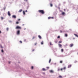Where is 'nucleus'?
Returning a JSON list of instances; mask_svg holds the SVG:
<instances>
[{
  "mask_svg": "<svg viewBox=\"0 0 78 78\" xmlns=\"http://www.w3.org/2000/svg\"><path fill=\"white\" fill-rule=\"evenodd\" d=\"M66 67H63V68H62L61 69H60L59 68H58V71L59 72V71L60 70H61V71H62L63 70H66Z\"/></svg>",
  "mask_w": 78,
  "mask_h": 78,
  "instance_id": "f257e3e1",
  "label": "nucleus"
},
{
  "mask_svg": "<svg viewBox=\"0 0 78 78\" xmlns=\"http://www.w3.org/2000/svg\"><path fill=\"white\" fill-rule=\"evenodd\" d=\"M38 12H40V13H41L42 14H44L45 13V12H44V11L42 10H38Z\"/></svg>",
  "mask_w": 78,
  "mask_h": 78,
  "instance_id": "f03ea898",
  "label": "nucleus"
},
{
  "mask_svg": "<svg viewBox=\"0 0 78 78\" xmlns=\"http://www.w3.org/2000/svg\"><path fill=\"white\" fill-rule=\"evenodd\" d=\"M16 29H19L20 30H21V27L17 26L16 27Z\"/></svg>",
  "mask_w": 78,
  "mask_h": 78,
  "instance_id": "7ed1b4c3",
  "label": "nucleus"
},
{
  "mask_svg": "<svg viewBox=\"0 0 78 78\" xmlns=\"http://www.w3.org/2000/svg\"><path fill=\"white\" fill-rule=\"evenodd\" d=\"M17 34H18V35L20 34V30H18L17 31Z\"/></svg>",
  "mask_w": 78,
  "mask_h": 78,
  "instance_id": "20e7f679",
  "label": "nucleus"
},
{
  "mask_svg": "<svg viewBox=\"0 0 78 78\" xmlns=\"http://www.w3.org/2000/svg\"><path fill=\"white\" fill-rule=\"evenodd\" d=\"M12 17L13 18H14V19H16V15H13L12 16Z\"/></svg>",
  "mask_w": 78,
  "mask_h": 78,
  "instance_id": "39448f33",
  "label": "nucleus"
},
{
  "mask_svg": "<svg viewBox=\"0 0 78 78\" xmlns=\"http://www.w3.org/2000/svg\"><path fill=\"white\" fill-rule=\"evenodd\" d=\"M8 16H11V13H10V12H9V11H8Z\"/></svg>",
  "mask_w": 78,
  "mask_h": 78,
  "instance_id": "423d86ee",
  "label": "nucleus"
},
{
  "mask_svg": "<svg viewBox=\"0 0 78 78\" xmlns=\"http://www.w3.org/2000/svg\"><path fill=\"white\" fill-rule=\"evenodd\" d=\"M70 47H72L73 46V44H71L70 45Z\"/></svg>",
  "mask_w": 78,
  "mask_h": 78,
  "instance_id": "0eeeda50",
  "label": "nucleus"
},
{
  "mask_svg": "<svg viewBox=\"0 0 78 78\" xmlns=\"http://www.w3.org/2000/svg\"><path fill=\"white\" fill-rule=\"evenodd\" d=\"M72 67V65H68V68H70V67Z\"/></svg>",
  "mask_w": 78,
  "mask_h": 78,
  "instance_id": "6e6552de",
  "label": "nucleus"
},
{
  "mask_svg": "<svg viewBox=\"0 0 78 78\" xmlns=\"http://www.w3.org/2000/svg\"><path fill=\"white\" fill-rule=\"evenodd\" d=\"M38 37L39 38V39H42V37H41V36L40 35L38 36Z\"/></svg>",
  "mask_w": 78,
  "mask_h": 78,
  "instance_id": "1a4fd4ad",
  "label": "nucleus"
},
{
  "mask_svg": "<svg viewBox=\"0 0 78 78\" xmlns=\"http://www.w3.org/2000/svg\"><path fill=\"white\" fill-rule=\"evenodd\" d=\"M22 11V9H20L19 10L18 12H21Z\"/></svg>",
  "mask_w": 78,
  "mask_h": 78,
  "instance_id": "9d476101",
  "label": "nucleus"
},
{
  "mask_svg": "<svg viewBox=\"0 0 78 78\" xmlns=\"http://www.w3.org/2000/svg\"><path fill=\"white\" fill-rule=\"evenodd\" d=\"M74 35H75V36H76V37H78V35H77V34H74Z\"/></svg>",
  "mask_w": 78,
  "mask_h": 78,
  "instance_id": "9b49d317",
  "label": "nucleus"
},
{
  "mask_svg": "<svg viewBox=\"0 0 78 78\" xmlns=\"http://www.w3.org/2000/svg\"><path fill=\"white\" fill-rule=\"evenodd\" d=\"M59 47H62V45L61 44H58Z\"/></svg>",
  "mask_w": 78,
  "mask_h": 78,
  "instance_id": "f8f14e48",
  "label": "nucleus"
},
{
  "mask_svg": "<svg viewBox=\"0 0 78 78\" xmlns=\"http://www.w3.org/2000/svg\"><path fill=\"white\" fill-rule=\"evenodd\" d=\"M50 72L51 73H53V71L52 70H50Z\"/></svg>",
  "mask_w": 78,
  "mask_h": 78,
  "instance_id": "ddd939ff",
  "label": "nucleus"
},
{
  "mask_svg": "<svg viewBox=\"0 0 78 78\" xmlns=\"http://www.w3.org/2000/svg\"><path fill=\"white\" fill-rule=\"evenodd\" d=\"M62 15H63V16H64V15H65V12H62Z\"/></svg>",
  "mask_w": 78,
  "mask_h": 78,
  "instance_id": "4468645a",
  "label": "nucleus"
},
{
  "mask_svg": "<svg viewBox=\"0 0 78 78\" xmlns=\"http://www.w3.org/2000/svg\"><path fill=\"white\" fill-rule=\"evenodd\" d=\"M51 18H52V19H53V17H49L48 18V19H51Z\"/></svg>",
  "mask_w": 78,
  "mask_h": 78,
  "instance_id": "2eb2a0df",
  "label": "nucleus"
},
{
  "mask_svg": "<svg viewBox=\"0 0 78 78\" xmlns=\"http://www.w3.org/2000/svg\"><path fill=\"white\" fill-rule=\"evenodd\" d=\"M42 70H43L44 71H45V70H46V69H45L44 68H43Z\"/></svg>",
  "mask_w": 78,
  "mask_h": 78,
  "instance_id": "dca6fc26",
  "label": "nucleus"
},
{
  "mask_svg": "<svg viewBox=\"0 0 78 78\" xmlns=\"http://www.w3.org/2000/svg\"><path fill=\"white\" fill-rule=\"evenodd\" d=\"M50 5L51 7H52L53 6V4H50Z\"/></svg>",
  "mask_w": 78,
  "mask_h": 78,
  "instance_id": "f3484780",
  "label": "nucleus"
},
{
  "mask_svg": "<svg viewBox=\"0 0 78 78\" xmlns=\"http://www.w3.org/2000/svg\"><path fill=\"white\" fill-rule=\"evenodd\" d=\"M60 63H61V64H62V63L63 62V61H60Z\"/></svg>",
  "mask_w": 78,
  "mask_h": 78,
  "instance_id": "a211bd4d",
  "label": "nucleus"
},
{
  "mask_svg": "<svg viewBox=\"0 0 78 78\" xmlns=\"http://www.w3.org/2000/svg\"><path fill=\"white\" fill-rule=\"evenodd\" d=\"M23 14L24 15H25V11H23Z\"/></svg>",
  "mask_w": 78,
  "mask_h": 78,
  "instance_id": "6ab92c4d",
  "label": "nucleus"
},
{
  "mask_svg": "<svg viewBox=\"0 0 78 78\" xmlns=\"http://www.w3.org/2000/svg\"><path fill=\"white\" fill-rule=\"evenodd\" d=\"M61 51L62 52H63V51H64V50H63V49H62L61 50Z\"/></svg>",
  "mask_w": 78,
  "mask_h": 78,
  "instance_id": "aec40b11",
  "label": "nucleus"
},
{
  "mask_svg": "<svg viewBox=\"0 0 78 78\" xmlns=\"http://www.w3.org/2000/svg\"><path fill=\"white\" fill-rule=\"evenodd\" d=\"M51 62V59H50L49 60V63H50Z\"/></svg>",
  "mask_w": 78,
  "mask_h": 78,
  "instance_id": "412c9836",
  "label": "nucleus"
},
{
  "mask_svg": "<svg viewBox=\"0 0 78 78\" xmlns=\"http://www.w3.org/2000/svg\"><path fill=\"white\" fill-rule=\"evenodd\" d=\"M59 77H60V78H62V76H61V75H60L59 76Z\"/></svg>",
  "mask_w": 78,
  "mask_h": 78,
  "instance_id": "4be33fe9",
  "label": "nucleus"
},
{
  "mask_svg": "<svg viewBox=\"0 0 78 78\" xmlns=\"http://www.w3.org/2000/svg\"><path fill=\"white\" fill-rule=\"evenodd\" d=\"M65 36H66V37H67L68 35H67V34H65Z\"/></svg>",
  "mask_w": 78,
  "mask_h": 78,
  "instance_id": "5701e85b",
  "label": "nucleus"
},
{
  "mask_svg": "<svg viewBox=\"0 0 78 78\" xmlns=\"http://www.w3.org/2000/svg\"><path fill=\"white\" fill-rule=\"evenodd\" d=\"M57 38H58V39H59V38H60V36H58V37Z\"/></svg>",
  "mask_w": 78,
  "mask_h": 78,
  "instance_id": "b1692460",
  "label": "nucleus"
},
{
  "mask_svg": "<svg viewBox=\"0 0 78 78\" xmlns=\"http://www.w3.org/2000/svg\"><path fill=\"white\" fill-rule=\"evenodd\" d=\"M2 53H3L4 52V51H3V50L2 49L1 51Z\"/></svg>",
  "mask_w": 78,
  "mask_h": 78,
  "instance_id": "393cba45",
  "label": "nucleus"
},
{
  "mask_svg": "<svg viewBox=\"0 0 78 78\" xmlns=\"http://www.w3.org/2000/svg\"><path fill=\"white\" fill-rule=\"evenodd\" d=\"M20 42L21 43V44H22V41H20Z\"/></svg>",
  "mask_w": 78,
  "mask_h": 78,
  "instance_id": "a878e982",
  "label": "nucleus"
},
{
  "mask_svg": "<svg viewBox=\"0 0 78 78\" xmlns=\"http://www.w3.org/2000/svg\"><path fill=\"white\" fill-rule=\"evenodd\" d=\"M19 22H16V24H19Z\"/></svg>",
  "mask_w": 78,
  "mask_h": 78,
  "instance_id": "bb28decb",
  "label": "nucleus"
},
{
  "mask_svg": "<svg viewBox=\"0 0 78 78\" xmlns=\"http://www.w3.org/2000/svg\"><path fill=\"white\" fill-rule=\"evenodd\" d=\"M41 44H42V45L44 44V43H43V42H41Z\"/></svg>",
  "mask_w": 78,
  "mask_h": 78,
  "instance_id": "cd10ccee",
  "label": "nucleus"
},
{
  "mask_svg": "<svg viewBox=\"0 0 78 78\" xmlns=\"http://www.w3.org/2000/svg\"><path fill=\"white\" fill-rule=\"evenodd\" d=\"M50 45H52V44H51V43L50 42Z\"/></svg>",
  "mask_w": 78,
  "mask_h": 78,
  "instance_id": "c85d7f7f",
  "label": "nucleus"
},
{
  "mask_svg": "<svg viewBox=\"0 0 78 78\" xmlns=\"http://www.w3.org/2000/svg\"><path fill=\"white\" fill-rule=\"evenodd\" d=\"M8 31V30H9V28H7L6 29Z\"/></svg>",
  "mask_w": 78,
  "mask_h": 78,
  "instance_id": "c756f323",
  "label": "nucleus"
},
{
  "mask_svg": "<svg viewBox=\"0 0 78 78\" xmlns=\"http://www.w3.org/2000/svg\"><path fill=\"white\" fill-rule=\"evenodd\" d=\"M61 42H62V41H59L58 42L59 43H61Z\"/></svg>",
  "mask_w": 78,
  "mask_h": 78,
  "instance_id": "7c9ffc66",
  "label": "nucleus"
},
{
  "mask_svg": "<svg viewBox=\"0 0 78 78\" xmlns=\"http://www.w3.org/2000/svg\"><path fill=\"white\" fill-rule=\"evenodd\" d=\"M33 68H34L33 66H32L31 67V69H33Z\"/></svg>",
  "mask_w": 78,
  "mask_h": 78,
  "instance_id": "2f4dec72",
  "label": "nucleus"
},
{
  "mask_svg": "<svg viewBox=\"0 0 78 78\" xmlns=\"http://www.w3.org/2000/svg\"><path fill=\"white\" fill-rule=\"evenodd\" d=\"M1 48H3V47H2V46L1 45Z\"/></svg>",
  "mask_w": 78,
  "mask_h": 78,
  "instance_id": "473e14b6",
  "label": "nucleus"
},
{
  "mask_svg": "<svg viewBox=\"0 0 78 78\" xmlns=\"http://www.w3.org/2000/svg\"><path fill=\"white\" fill-rule=\"evenodd\" d=\"M37 43H35V44H34V45H37Z\"/></svg>",
  "mask_w": 78,
  "mask_h": 78,
  "instance_id": "72a5a7b5",
  "label": "nucleus"
},
{
  "mask_svg": "<svg viewBox=\"0 0 78 78\" xmlns=\"http://www.w3.org/2000/svg\"><path fill=\"white\" fill-rule=\"evenodd\" d=\"M34 38H35V37H33L32 39H34Z\"/></svg>",
  "mask_w": 78,
  "mask_h": 78,
  "instance_id": "f704fd0d",
  "label": "nucleus"
},
{
  "mask_svg": "<svg viewBox=\"0 0 78 78\" xmlns=\"http://www.w3.org/2000/svg\"><path fill=\"white\" fill-rule=\"evenodd\" d=\"M1 19L3 20V17H1Z\"/></svg>",
  "mask_w": 78,
  "mask_h": 78,
  "instance_id": "c9c22d12",
  "label": "nucleus"
},
{
  "mask_svg": "<svg viewBox=\"0 0 78 78\" xmlns=\"http://www.w3.org/2000/svg\"><path fill=\"white\" fill-rule=\"evenodd\" d=\"M55 43H57V41H55Z\"/></svg>",
  "mask_w": 78,
  "mask_h": 78,
  "instance_id": "e433bc0d",
  "label": "nucleus"
},
{
  "mask_svg": "<svg viewBox=\"0 0 78 78\" xmlns=\"http://www.w3.org/2000/svg\"><path fill=\"white\" fill-rule=\"evenodd\" d=\"M46 68H47V69H49V67H46Z\"/></svg>",
  "mask_w": 78,
  "mask_h": 78,
  "instance_id": "4c0bfd02",
  "label": "nucleus"
},
{
  "mask_svg": "<svg viewBox=\"0 0 78 78\" xmlns=\"http://www.w3.org/2000/svg\"><path fill=\"white\" fill-rule=\"evenodd\" d=\"M25 2H27V0H24Z\"/></svg>",
  "mask_w": 78,
  "mask_h": 78,
  "instance_id": "58836bf2",
  "label": "nucleus"
},
{
  "mask_svg": "<svg viewBox=\"0 0 78 78\" xmlns=\"http://www.w3.org/2000/svg\"><path fill=\"white\" fill-rule=\"evenodd\" d=\"M60 32L61 33H62V30H60Z\"/></svg>",
  "mask_w": 78,
  "mask_h": 78,
  "instance_id": "ea45409f",
  "label": "nucleus"
},
{
  "mask_svg": "<svg viewBox=\"0 0 78 78\" xmlns=\"http://www.w3.org/2000/svg\"><path fill=\"white\" fill-rule=\"evenodd\" d=\"M26 39H24V42H25V41H26Z\"/></svg>",
  "mask_w": 78,
  "mask_h": 78,
  "instance_id": "a19ab883",
  "label": "nucleus"
},
{
  "mask_svg": "<svg viewBox=\"0 0 78 78\" xmlns=\"http://www.w3.org/2000/svg\"><path fill=\"white\" fill-rule=\"evenodd\" d=\"M34 51V49L32 50V51Z\"/></svg>",
  "mask_w": 78,
  "mask_h": 78,
  "instance_id": "79ce46f5",
  "label": "nucleus"
},
{
  "mask_svg": "<svg viewBox=\"0 0 78 78\" xmlns=\"http://www.w3.org/2000/svg\"><path fill=\"white\" fill-rule=\"evenodd\" d=\"M25 12H27V10H26L25 11Z\"/></svg>",
  "mask_w": 78,
  "mask_h": 78,
  "instance_id": "37998d69",
  "label": "nucleus"
},
{
  "mask_svg": "<svg viewBox=\"0 0 78 78\" xmlns=\"http://www.w3.org/2000/svg\"><path fill=\"white\" fill-rule=\"evenodd\" d=\"M18 20L19 21L20 20V19H19Z\"/></svg>",
  "mask_w": 78,
  "mask_h": 78,
  "instance_id": "c03bdc74",
  "label": "nucleus"
},
{
  "mask_svg": "<svg viewBox=\"0 0 78 78\" xmlns=\"http://www.w3.org/2000/svg\"><path fill=\"white\" fill-rule=\"evenodd\" d=\"M0 33H2V32L1 31H0Z\"/></svg>",
  "mask_w": 78,
  "mask_h": 78,
  "instance_id": "a18cd8bd",
  "label": "nucleus"
},
{
  "mask_svg": "<svg viewBox=\"0 0 78 78\" xmlns=\"http://www.w3.org/2000/svg\"><path fill=\"white\" fill-rule=\"evenodd\" d=\"M64 11H66V9H64Z\"/></svg>",
  "mask_w": 78,
  "mask_h": 78,
  "instance_id": "49530a36",
  "label": "nucleus"
},
{
  "mask_svg": "<svg viewBox=\"0 0 78 78\" xmlns=\"http://www.w3.org/2000/svg\"><path fill=\"white\" fill-rule=\"evenodd\" d=\"M24 30H26V28H25V29H24Z\"/></svg>",
  "mask_w": 78,
  "mask_h": 78,
  "instance_id": "de8ad7c7",
  "label": "nucleus"
},
{
  "mask_svg": "<svg viewBox=\"0 0 78 78\" xmlns=\"http://www.w3.org/2000/svg\"><path fill=\"white\" fill-rule=\"evenodd\" d=\"M10 62H9V64H10Z\"/></svg>",
  "mask_w": 78,
  "mask_h": 78,
  "instance_id": "09e8293b",
  "label": "nucleus"
},
{
  "mask_svg": "<svg viewBox=\"0 0 78 78\" xmlns=\"http://www.w3.org/2000/svg\"><path fill=\"white\" fill-rule=\"evenodd\" d=\"M23 25H24V24H23Z\"/></svg>",
  "mask_w": 78,
  "mask_h": 78,
  "instance_id": "8fccbe9b",
  "label": "nucleus"
}]
</instances>
